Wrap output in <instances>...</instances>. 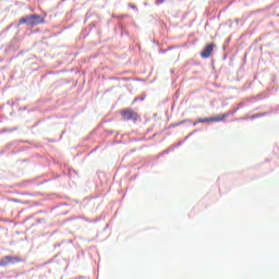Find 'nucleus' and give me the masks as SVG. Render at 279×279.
Returning <instances> with one entry per match:
<instances>
[{
  "label": "nucleus",
  "mask_w": 279,
  "mask_h": 279,
  "mask_svg": "<svg viewBox=\"0 0 279 279\" xmlns=\"http://www.w3.org/2000/svg\"><path fill=\"white\" fill-rule=\"evenodd\" d=\"M213 51H215V44H208L205 46L203 51L201 52V58L208 59L213 56Z\"/></svg>",
  "instance_id": "nucleus-5"
},
{
  "label": "nucleus",
  "mask_w": 279,
  "mask_h": 279,
  "mask_svg": "<svg viewBox=\"0 0 279 279\" xmlns=\"http://www.w3.org/2000/svg\"><path fill=\"white\" fill-rule=\"evenodd\" d=\"M228 117H230V113L218 114L216 117L199 119L197 120V123H219L221 121H226Z\"/></svg>",
  "instance_id": "nucleus-2"
},
{
  "label": "nucleus",
  "mask_w": 279,
  "mask_h": 279,
  "mask_svg": "<svg viewBox=\"0 0 279 279\" xmlns=\"http://www.w3.org/2000/svg\"><path fill=\"white\" fill-rule=\"evenodd\" d=\"M16 263H21V259L16 256H4L0 259V267H8V265H16Z\"/></svg>",
  "instance_id": "nucleus-4"
},
{
  "label": "nucleus",
  "mask_w": 279,
  "mask_h": 279,
  "mask_svg": "<svg viewBox=\"0 0 279 279\" xmlns=\"http://www.w3.org/2000/svg\"><path fill=\"white\" fill-rule=\"evenodd\" d=\"M44 19L40 15H28L26 17H21L19 21V25H29L31 27H34L36 25H40V23H44Z\"/></svg>",
  "instance_id": "nucleus-1"
},
{
  "label": "nucleus",
  "mask_w": 279,
  "mask_h": 279,
  "mask_svg": "<svg viewBox=\"0 0 279 279\" xmlns=\"http://www.w3.org/2000/svg\"><path fill=\"white\" fill-rule=\"evenodd\" d=\"M266 113H259V114H255V116H252V117H248L250 119H258V117H265ZM246 117V119H248Z\"/></svg>",
  "instance_id": "nucleus-6"
},
{
  "label": "nucleus",
  "mask_w": 279,
  "mask_h": 279,
  "mask_svg": "<svg viewBox=\"0 0 279 279\" xmlns=\"http://www.w3.org/2000/svg\"><path fill=\"white\" fill-rule=\"evenodd\" d=\"M121 117L123 121H136L138 119V113L132 108H126L121 111Z\"/></svg>",
  "instance_id": "nucleus-3"
}]
</instances>
